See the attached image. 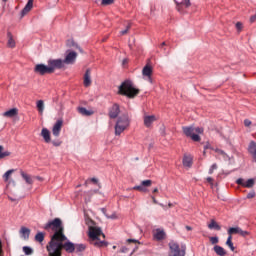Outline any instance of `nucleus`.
<instances>
[{
	"mask_svg": "<svg viewBox=\"0 0 256 256\" xmlns=\"http://www.w3.org/2000/svg\"><path fill=\"white\" fill-rule=\"evenodd\" d=\"M169 247H170L169 256H185V251H186L185 246L179 247V244H177L175 241H171L169 243Z\"/></svg>",
	"mask_w": 256,
	"mask_h": 256,
	"instance_id": "nucleus-6",
	"label": "nucleus"
},
{
	"mask_svg": "<svg viewBox=\"0 0 256 256\" xmlns=\"http://www.w3.org/2000/svg\"><path fill=\"white\" fill-rule=\"evenodd\" d=\"M19 110L17 108H12L6 112L3 113L4 117H15L16 115H18Z\"/></svg>",
	"mask_w": 256,
	"mask_h": 256,
	"instance_id": "nucleus-27",
	"label": "nucleus"
},
{
	"mask_svg": "<svg viewBox=\"0 0 256 256\" xmlns=\"http://www.w3.org/2000/svg\"><path fill=\"white\" fill-rule=\"evenodd\" d=\"M20 233H21L23 239H29V235H31V230L27 227H22L20 229Z\"/></svg>",
	"mask_w": 256,
	"mask_h": 256,
	"instance_id": "nucleus-30",
	"label": "nucleus"
},
{
	"mask_svg": "<svg viewBox=\"0 0 256 256\" xmlns=\"http://www.w3.org/2000/svg\"><path fill=\"white\" fill-rule=\"evenodd\" d=\"M62 61L64 62V65H74V63L77 61V52L67 50L65 53V59Z\"/></svg>",
	"mask_w": 256,
	"mask_h": 256,
	"instance_id": "nucleus-8",
	"label": "nucleus"
},
{
	"mask_svg": "<svg viewBox=\"0 0 256 256\" xmlns=\"http://www.w3.org/2000/svg\"><path fill=\"white\" fill-rule=\"evenodd\" d=\"M78 113H80V115H83L84 117H91V115H93V111L87 110V108L85 107H78Z\"/></svg>",
	"mask_w": 256,
	"mask_h": 256,
	"instance_id": "nucleus-23",
	"label": "nucleus"
},
{
	"mask_svg": "<svg viewBox=\"0 0 256 256\" xmlns=\"http://www.w3.org/2000/svg\"><path fill=\"white\" fill-rule=\"evenodd\" d=\"M228 235L230 237H233V235H240L241 237H247V235H249V232L241 229L239 226H236L228 229Z\"/></svg>",
	"mask_w": 256,
	"mask_h": 256,
	"instance_id": "nucleus-11",
	"label": "nucleus"
},
{
	"mask_svg": "<svg viewBox=\"0 0 256 256\" xmlns=\"http://www.w3.org/2000/svg\"><path fill=\"white\" fill-rule=\"evenodd\" d=\"M119 113H121V109L117 104H113V106L109 109V117L110 119H117L119 117Z\"/></svg>",
	"mask_w": 256,
	"mask_h": 256,
	"instance_id": "nucleus-13",
	"label": "nucleus"
},
{
	"mask_svg": "<svg viewBox=\"0 0 256 256\" xmlns=\"http://www.w3.org/2000/svg\"><path fill=\"white\" fill-rule=\"evenodd\" d=\"M67 46L68 47H76V49H79V51H82L81 48H79V45H77V43H75L74 40H68L67 41Z\"/></svg>",
	"mask_w": 256,
	"mask_h": 256,
	"instance_id": "nucleus-38",
	"label": "nucleus"
},
{
	"mask_svg": "<svg viewBox=\"0 0 256 256\" xmlns=\"http://www.w3.org/2000/svg\"><path fill=\"white\" fill-rule=\"evenodd\" d=\"M208 229L214 230V231H221V226L217 223L215 220H210V223L208 224Z\"/></svg>",
	"mask_w": 256,
	"mask_h": 256,
	"instance_id": "nucleus-24",
	"label": "nucleus"
},
{
	"mask_svg": "<svg viewBox=\"0 0 256 256\" xmlns=\"http://www.w3.org/2000/svg\"><path fill=\"white\" fill-rule=\"evenodd\" d=\"M155 121H157V117H155V115H150V116L144 117L145 127H151V125H153V123H155Z\"/></svg>",
	"mask_w": 256,
	"mask_h": 256,
	"instance_id": "nucleus-19",
	"label": "nucleus"
},
{
	"mask_svg": "<svg viewBox=\"0 0 256 256\" xmlns=\"http://www.w3.org/2000/svg\"><path fill=\"white\" fill-rule=\"evenodd\" d=\"M184 167H191L193 165V157L192 156H184L183 158Z\"/></svg>",
	"mask_w": 256,
	"mask_h": 256,
	"instance_id": "nucleus-29",
	"label": "nucleus"
},
{
	"mask_svg": "<svg viewBox=\"0 0 256 256\" xmlns=\"http://www.w3.org/2000/svg\"><path fill=\"white\" fill-rule=\"evenodd\" d=\"M0 256H3V243L0 241Z\"/></svg>",
	"mask_w": 256,
	"mask_h": 256,
	"instance_id": "nucleus-53",
	"label": "nucleus"
},
{
	"mask_svg": "<svg viewBox=\"0 0 256 256\" xmlns=\"http://www.w3.org/2000/svg\"><path fill=\"white\" fill-rule=\"evenodd\" d=\"M158 191H159V189H157V188L153 189V193H157Z\"/></svg>",
	"mask_w": 256,
	"mask_h": 256,
	"instance_id": "nucleus-61",
	"label": "nucleus"
},
{
	"mask_svg": "<svg viewBox=\"0 0 256 256\" xmlns=\"http://www.w3.org/2000/svg\"><path fill=\"white\" fill-rule=\"evenodd\" d=\"M154 238L156 241H163V239H165V230L161 228L156 229L154 232Z\"/></svg>",
	"mask_w": 256,
	"mask_h": 256,
	"instance_id": "nucleus-17",
	"label": "nucleus"
},
{
	"mask_svg": "<svg viewBox=\"0 0 256 256\" xmlns=\"http://www.w3.org/2000/svg\"><path fill=\"white\" fill-rule=\"evenodd\" d=\"M160 47H165V42H162V44L160 45Z\"/></svg>",
	"mask_w": 256,
	"mask_h": 256,
	"instance_id": "nucleus-63",
	"label": "nucleus"
},
{
	"mask_svg": "<svg viewBox=\"0 0 256 256\" xmlns=\"http://www.w3.org/2000/svg\"><path fill=\"white\" fill-rule=\"evenodd\" d=\"M232 239L233 236H228L226 245L230 248L231 251H235V246H233V241H231Z\"/></svg>",
	"mask_w": 256,
	"mask_h": 256,
	"instance_id": "nucleus-36",
	"label": "nucleus"
},
{
	"mask_svg": "<svg viewBox=\"0 0 256 256\" xmlns=\"http://www.w3.org/2000/svg\"><path fill=\"white\" fill-rule=\"evenodd\" d=\"M20 175L25 181L26 185H33V177L31 175L25 173L23 170L20 171Z\"/></svg>",
	"mask_w": 256,
	"mask_h": 256,
	"instance_id": "nucleus-18",
	"label": "nucleus"
},
{
	"mask_svg": "<svg viewBox=\"0 0 256 256\" xmlns=\"http://www.w3.org/2000/svg\"><path fill=\"white\" fill-rule=\"evenodd\" d=\"M7 37H8V42H7L8 47H11V48L15 47V39H13V35L10 32H8Z\"/></svg>",
	"mask_w": 256,
	"mask_h": 256,
	"instance_id": "nucleus-33",
	"label": "nucleus"
},
{
	"mask_svg": "<svg viewBox=\"0 0 256 256\" xmlns=\"http://www.w3.org/2000/svg\"><path fill=\"white\" fill-rule=\"evenodd\" d=\"M34 72L37 73V75H51L52 73L49 64H37L34 68Z\"/></svg>",
	"mask_w": 256,
	"mask_h": 256,
	"instance_id": "nucleus-10",
	"label": "nucleus"
},
{
	"mask_svg": "<svg viewBox=\"0 0 256 256\" xmlns=\"http://www.w3.org/2000/svg\"><path fill=\"white\" fill-rule=\"evenodd\" d=\"M45 231H54L50 241H67L63 234V222L59 218L49 221L44 225Z\"/></svg>",
	"mask_w": 256,
	"mask_h": 256,
	"instance_id": "nucleus-2",
	"label": "nucleus"
},
{
	"mask_svg": "<svg viewBox=\"0 0 256 256\" xmlns=\"http://www.w3.org/2000/svg\"><path fill=\"white\" fill-rule=\"evenodd\" d=\"M237 185H241L242 187H245V180L243 178H238L236 180Z\"/></svg>",
	"mask_w": 256,
	"mask_h": 256,
	"instance_id": "nucleus-44",
	"label": "nucleus"
},
{
	"mask_svg": "<svg viewBox=\"0 0 256 256\" xmlns=\"http://www.w3.org/2000/svg\"><path fill=\"white\" fill-rule=\"evenodd\" d=\"M210 243H212V245H217V243H219V237L217 236L210 237Z\"/></svg>",
	"mask_w": 256,
	"mask_h": 256,
	"instance_id": "nucleus-42",
	"label": "nucleus"
},
{
	"mask_svg": "<svg viewBox=\"0 0 256 256\" xmlns=\"http://www.w3.org/2000/svg\"><path fill=\"white\" fill-rule=\"evenodd\" d=\"M115 3V0H102L101 5H113Z\"/></svg>",
	"mask_w": 256,
	"mask_h": 256,
	"instance_id": "nucleus-43",
	"label": "nucleus"
},
{
	"mask_svg": "<svg viewBox=\"0 0 256 256\" xmlns=\"http://www.w3.org/2000/svg\"><path fill=\"white\" fill-rule=\"evenodd\" d=\"M248 153L251 155L253 161L256 163V142L251 141L248 145Z\"/></svg>",
	"mask_w": 256,
	"mask_h": 256,
	"instance_id": "nucleus-14",
	"label": "nucleus"
},
{
	"mask_svg": "<svg viewBox=\"0 0 256 256\" xmlns=\"http://www.w3.org/2000/svg\"><path fill=\"white\" fill-rule=\"evenodd\" d=\"M31 9H33V0H28L27 4L25 5L21 12L22 17H25V15H27V13L31 11Z\"/></svg>",
	"mask_w": 256,
	"mask_h": 256,
	"instance_id": "nucleus-22",
	"label": "nucleus"
},
{
	"mask_svg": "<svg viewBox=\"0 0 256 256\" xmlns=\"http://www.w3.org/2000/svg\"><path fill=\"white\" fill-rule=\"evenodd\" d=\"M128 243H137V240H135V239H128Z\"/></svg>",
	"mask_w": 256,
	"mask_h": 256,
	"instance_id": "nucleus-56",
	"label": "nucleus"
},
{
	"mask_svg": "<svg viewBox=\"0 0 256 256\" xmlns=\"http://www.w3.org/2000/svg\"><path fill=\"white\" fill-rule=\"evenodd\" d=\"M91 85V69H87L84 74V87H90Z\"/></svg>",
	"mask_w": 256,
	"mask_h": 256,
	"instance_id": "nucleus-21",
	"label": "nucleus"
},
{
	"mask_svg": "<svg viewBox=\"0 0 256 256\" xmlns=\"http://www.w3.org/2000/svg\"><path fill=\"white\" fill-rule=\"evenodd\" d=\"M214 252L216 253V255H219V256L227 255V251H225V248L219 245L214 246Z\"/></svg>",
	"mask_w": 256,
	"mask_h": 256,
	"instance_id": "nucleus-26",
	"label": "nucleus"
},
{
	"mask_svg": "<svg viewBox=\"0 0 256 256\" xmlns=\"http://www.w3.org/2000/svg\"><path fill=\"white\" fill-rule=\"evenodd\" d=\"M197 133V135H201L203 133V128L196 127L194 128V134Z\"/></svg>",
	"mask_w": 256,
	"mask_h": 256,
	"instance_id": "nucleus-45",
	"label": "nucleus"
},
{
	"mask_svg": "<svg viewBox=\"0 0 256 256\" xmlns=\"http://www.w3.org/2000/svg\"><path fill=\"white\" fill-rule=\"evenodd\" d=\"M118 93L120 95H124L125 97H129V99H133V97L139 95V89L135 88V86H133V82L130 80H125L118 87Z\"/></svg>",
	"mask_w": 256,
	"mask_h": 256,
	"instance_id": "nucleus-3",
	"label": "nucleus"
},
{
	"mask_svg": "<svg viewBox=\"0 0 256 256\" xmlns=\"http://www.w3.org/2000/svg\"><path fill=\"white\" fill-rule=\"evenodd\" d=\"M11 173H13V170L6 171L3 175V179H5L6 181H9V177L11 176Z\"/></svg>",
	"mask_w": 256,
	"mask_h": 256,
	"instance_id": "nucleus-41",
	"label": "nucleus"
},
{
	"mask_svg": "<svg viewBox=\"0 0 256 256\" xmlns=\"http://www.w3.org/2000/svg\"><path fill=\"white\" fill-rule=\"evenodd\" d=\"M215 153H217L219 155V157H222V159L224 161H231V157H229V155H227V153H225V151L217 148V149H215Z\"/></svg>",
	"mask_w": 256,
	"mask_h": 256,
	"instance_id": "nucleus-25",
	"label": "nucleus"
},
{
	"mask_svg": "<svg viewBox=\"0 0 256 256\" xmlns=\"http://www.w3.org/2000/svg\"><path fill=\"white\" fill-rule=\"evenodd\" d=\"M62 127H63V120L58 119L52 128V135H54V137H59L61 135Z\"/></svg>",
	"mask_w": 256,
	"mask_h": 256,
	"instance_id": "nucleus-12",
	"label": "nucleus"
},
{
	"mask_svg": "<svg viewBox=\"0 0 256 256\" xmlns=\"http://www.w3.org/2000/svg\"><path fill=\"white\" fill-rule=\"evenodd\" d=\"M182 131L186 137H190L192 141H201V137L198 134H195V127L193 126H184Z\"/></svg>",
	"mask_w": 256,
	"mask_h": 256,
	"instance_id": "nucleus-7",
	"label": "nucleus"
},
{
	"mask_svg": "<svg viewBox=\"0 0 256 256\" xmlns=\"http://www.w3.org/2000/svg\"><path fill=\"white\" fill-rule=\"evenodd\" d=\"M105 237L101 228L97 226H90L88 231V236L90 237L93 245L95 247H103V245H107V242L99 240V237Z\"/></svg>",
	"mask_w": 256,
	"mask_h": 256,
	"instance_id": "nucleus-4",
	"label": "nucleus"
},
{
	"mask_svg": "<svg viewBox=\"0 0 256 256\" xmlns=\"http://www.w3.org/2000/svg\"><path fill=\"white\" fill-rule=\"evenodd\" d=\"M255 185V180L253 178L248 179L246 182H244V187L247 189H251Z\"/></svg>",
	"mask_w": 256,
	"mask_h": 256,
	"instance_id": "nucleus-35",
	"label": "nucleus"
},
{
	"mask_svg": "<svg viewBox=\"0 0 256 256\" xmlns=\"http://www.w3.org/2000/svg\"><path fill=\"white\" fill-rule=\"evenodd\" d=\"M130 124L131 120L129 119V114L119 116L115 124V135H121Z\"/></svg>",
	"mask_w": 256,
	"mask_h": 256,
	"instance_id": "nucleus-5",
	"label": "nucleus"
},
{
	"mask_svg": "<svg viewBox=\"0 0 256 256\" xmlns=\"http://www.w3.org/2000/svg\"><path fill=\"white\" fill-rule=\"evenodd\" d=\"M8 199H9L10 201H15V199H13V198H11V197H8Z\"/></svg>",
	"mask_w": 256,
	"mask_h": 256,
	"instance_id": "nucleus-64",
	"label": "nucleus"
},
{
	"mask_svg": "<svg viewBox=\"0 0 256 256\" xmlns=\"http://www.w3.org/2000/svg\"><path fill=\"white\" fill-rule=\"evenodd\" d=\"M193 228H191V226H186V230L187 231H192Z\"/></svg>",
	"mask_w": 256,
	"mask_h": 256,
	"instance_id": "nucleus-59",
	"label": "nucleus"
},
{
	"mask_svg": "<svg viewBox=\"0 0 256 256\" xmlns=\"http://www.w3.org/2000/svg\"><path fill=\"white\" fill-rule=\"evenodd\" d=\"M107 219H117V212H113L112 215H106Z\"/></svg>",
	"mask_w": 256,
	"mask_h": 256,
	"instance_id": "nucleus-48",
	"label": "nucleus"
},
{
	"mask_svg": "<svg viewBox=\"0 0 256 256\" xmlns=\"http://www.w3.org/2000/svg\"><path fill=\"white\" fill-rule=\"evenodd\" d=\"M152 200H153V203L157 204V199H155V197L152 196Z\"/></svg>",
	"mask_w": 256,
	"mask_h": 256,
	"instance_id": "nucleus-60",
	"label": "nucleus"
},
{
	"mask_svg": "<svg viewBox=\"0 0 256 256\" xmlns=\"http://www.w3.org/2000/svg\"><path fill=\"white\" fill-rule=\"evenodd\" d=\"M36 107H37L38 113H40V115H43V112L45 111V102H43V100H38L36 102Z\"/></svg>",
	"mask_w": 256,
	"mask_h": 256,
	"instance_id": "nucleus-28",
	"label": "nucleus"
},
{
	"mask_svg": "<svg viewBox=\"0 0 256 256\" xmlns=\"http://www.w3.org/2000/svg\"><path fill=\"white\" fill-rule=\"evenodd\" d=\"M207 181H208V183H211V185H213V178L208 177V178H207Z\"/></svg>",
	"mask_w": 256,
	"mask_h": 256,
	"instance_id": "nucleus-55",
	"label": "nucleus"
},
{
	"mask_svg": "<svg viewBox=\"0 0 256 256\" xmlns=\"http://www.w3.org/2000/svg\"><path fill=\"white\" fill-rule=\"evenodd\" d=\"M151 73H153V69L151 68V66L146 65L143 70H142V74L144 77H147L149 83H153V79L151 78Z\"/></svg>",
	"mask_w": 256,
	"mask_h": 256,
	"instance_id": "nucleus-16",
	"label": "nucleus"
},
{
	"mask_svg": "<svg viewBox=\"0 0 256 256\" xmlns=\"http://www.w3.org/2000/svg\"><path fill=\"white\" fill-rule=\"evenodd\" d=\"M236 29H238V31H241V29H243V24L241 22H237Z\"/></svg>",
	"mask_w": 256,
	"mask_h": 256,
	"instance_id": "nucleus-50",
	"label": "nucleus"
},
{
	"mask_svg": "<svg viewBox=\"0 0 256 256\" xmlns=\"http://www.w3.org/2000/svg\"><path fill=\"white\" fill-rule=\"evenodd\" d=\"M35 241H37L38 243H43V241H45V234L43 232H38L35 235Z\"/></svg>",
	"mask_w": 256,
	"mask_h": 256,
	"instance_id": "nucleus-34",
	"label": "nucleus"
},
{
	"mask_svg": "<svg viewBox=\"0 0 256 256\" xmlns=\"http://www.w3.org/2000/svg\"><path fill=\"white\" fill-rule=\"evenodd\" d=\"M52 145H54V147H60L61 141H59V140H57V141H52Z\"/></svg>",
	"mask_w": 256,
	"mask_h": 256,
	"instance_id": "nucleus-52",
	"label": "nucleus"
},
{
	"mask_svg": "<svg viewBox=\"0 0 256 256\" xmlns=\"http://www.w3.org/2000/svg\"><path fill=\"white\" fill-rule=\"evenodd\" d=\"M215 169H217V164H212L209 169V175H212V173H213V171H215Z\"/></svg>",
	"mask_w": 256,
	"mask_h": 256,
	"instance_id": "nucleus-47",
	"label": "nucleus"
},
{
	"mask_svg": "<svg viewBox=\"0 0 256 256\" xmlns=\"http://www.w3.org/2000/svg\"><path fill=\"white\" fill-rule=\"evenodd\" d=\"M48 65L51 72L55 73L56 69H63V67H65V62H63V59H50L48 60Z\"/></svg>",
	"mask_w": 256,
	"mask_h": 256,
	"instance_id": "nucleus-9",
	"label": "nucleus"
},
{
	"mask_svg": "<svg viewBox=\"0 0 256 256\" xmlns=\"http://www.w3.org/2000/svg\"><path fill=\"white\" fill-rule=\"evenodd\" d=\"M101 212L103 213V215H105V217H107V215H109V214H107V209H105V208H101Z\"/></svg>",
	"mask_w": 256,
	"mask_h": 256,
	"instance_id": "nucleus-54",
	"label": "nucleus"
},
{
	"mask_svg": "<svg viewBox=\"0 0 256 256\" xmlns=\"http://www.w3.org/2000/svg\"><path fill=\"white\" fill-rule=\"evenodd\" d=\"M65 240L50 241L49 245L46 247L48 255L61 256V249H64L66 253L75 252V244L69 240L63 243Z\"/></svg>",
	"mask_w": 256,
	"mask_h": 256,
	"instance_id": "nucleus-1",
	"label": "nucleus"
},
{
	"mask_svg": "<svg viewBox=\"0 0 256 256\" xmlns=\"http://www.w3.org/2000/svg\"><path fill=\"white\" fill-rule=\"evenodd\" d=\"M152 181L151 180H143L142 182H141V185L144 187V189H145V187H151V185H152Z\"/></svg>",
	"mask_w": 256,
	"mask_h": 256,
	"instance_id": "nucleus-39",
	"label": "nucleus"
},
{
	"mask_svg": "<svg viewBox=\"0 0 256 256\" xmlns=\"http://www.w3.org/2000/svg\"><path fill=\"white\" fill-rule=\"evenodd\" d=\"M41 137H43L45 143H51V132L47 128H43L41 131Z\"/></svg>",
	"mask_w": 256,
	"mask_h": 256,
	"instance_id": "nucleus-20",
	"label": "nucleus"
},
{
	"mask_svg": "<svg viewBox=\"0 0 256 256\" xmlns=\"http://www.w3.org/2000/svg\"><path fill=\"white\" fill-rule=\"evenodd\" d=\"M131 29V25L129 24L125 30L120 31V35H127L128 31Z\"/></svg>",
	"mask_w": 256,
	"mask_h": 256,
	"instance_id": "nucleus-46",
	"label": "nucleus"
},
{
	"mask_svg": "<svg viewBox=\"0 0 256 256\" xmlns=\"http://www.w3.org/2000/svg\"><path fill=\"white\" fill-rule=\"evenodd\" d=\"M90 181H92V183H98L97 178H91Z\"/></svg>",
	"mask_w": 256,
	"mask_h": 256,
	"instance_id": "nucleus-57",
	"label": "nucleus"
},
{
	"mask_svg": "<svg viewBox=\"0 0 256 256\" xmlns=\"http://www.w3.org/2000/svg\"><path fill=\"white\" fill-rule=\"evenodd\" d=\"M36 179H38V181H42V178L37 176Z\"/></svg>",
	"mask_w": 256,
	"mask_h": 256,
	"instance_id": "nucleus-62",
	"label": "nucleus"
},
{
	"mask_svg": "<svg viewBox=\"0 0 256 256\" xmlns=\"http://www.w3.org/2000/svg\"><path fill=\"white\" fill-rule=\"evenodd\" d=\"M244 125H245V127H250L251 126V120L245 119L244 120Z\"/></svg>",
	"mask_w": 256,
	"mask_h": 256,
	"instance_id": "nucleus-51",
	"label": "nucleus"
},
{
	"mask_svg": "<svg viewBox=\"0 0 256 256\" xmlns=\"http://www.w3.org/2000/svg\"><path fill=\"white\" fill-rule=\"evenodd\" d=\"M76 253H83L85 249H87V246L85 244H74Z\"/></svg>",
	"mask_w": 256,
	"mask_h": 256,
	"instance_id": "nucleus-32",
	"label": "nucleus"
},
{
	"mask_svg": "<svg viewBox=\"0 0 256 256\" xmlns=\"http://www.w3.org/2000/svg\"><path fill=\"white\" fill-rule=\"evenodd\" d=\"M175 3L177 4V10L179 13H183V7H191V0H184L181 2L175 0Z\"/></svg>",
	"mask_w": 256,
	"mask_h": 256,
	"instance_id": "nucleus-15",
	"label": "nucleus"
},
{
	"mask_svg": "<svg viewBox=\"0 0 256 256\" xmlns=\"http://www.w3.org/2000/svg\"><path fill=\"white\" fill-rule=\"evenodd\" d=\"M255 19H256V14L250 18L251 23H253V21H255Z\"/></svg>",
	"mask_w": 256,
	"mask_h": 256,
	"instance_id": "nucleus-58",
	"label": "nucleus"
},
{
	"mask_svg": "<svg viewBox=\"0 0 256 256\" xmlns=\"http://www.w3.org/2000/svg\"><path fill=\"white\" fill-rule=\"evenodd\" d=\"M133 189L136 190V191H142V192L147 191V189L145 187H143V184H140L138 186H134Z\"/></svg>",
	"mask_w": 256,
	"mask_h": 256,
	"instance_id": "nucleus-40",
	"label": "nucleus"
},
{
	"mask_svg": "<svg viewBox=\"0 0 256 256\" xmlns=\"http://www.w3.org/2000/svg\"><path fill=\"white\" fill-rule=\"evenodd\" d=\"M9 155H11V152L9 150H5L3 145H0V159H5V157H9Z\"/></svg>",
	"mask_w": 256,
	"mask_h": 256,
	"instance_id": "nucleus-31",
	"label": "nucleus"
},
{
	"mask_svg": "<svg viewBox=\"0 0 256 256\" xmlns=\"http://www.w3.org/2000/svg\"><path fill=\"white\" fill-rule=\"evenodd\" d=\"M246 197L247 199H253V197H255V191H250Z\"/></svg>",
	"mask_w": 256,
	"mask_h": 256,
	"instance_id": "nucleus-49",
	"label": "nucleus"
},
{
	"mask_svg": "<svg viewBox=\"0 0 256 256\" xmlns=\"http://www.w3.org/2000/svg\"><path fill=\"white\" fill-rule=\"evenodd\" d=\"M22 249L25 255H33V248L29 246H24Z\"/></svg>",
	"mask_w": 256,
	"mask_h": 256,
	"instance_id": "nucleus-37",
	"label": "nucleus"
}]
</instances>
